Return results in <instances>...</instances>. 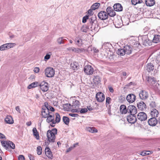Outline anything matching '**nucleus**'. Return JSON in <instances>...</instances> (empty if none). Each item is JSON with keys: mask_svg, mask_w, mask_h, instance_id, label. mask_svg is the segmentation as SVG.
Returning <instances> with one entry per match:
<instances>
[{"mask_svg": "<svg viewBox=\"0 0 160 160\" xmlns=\"http://www.w3.org/2000/svg\"><path fill=\"white\" fill-rule=\"evenodd\" d=\"M57 133V130L56 128L52 129L51 130H48L47 133L48 141L49 142H53L55 139V135Z\"/></svg>", "mask_w": 160, "mask_h": 160, "instance_id": "1", "label": "nucleus"}, {"mask_svg": "<svg viewBox=\"0 0 160 160\" xmlns=\"http://www.w3.org/2000/svg\"><path fill=\"white\" fill-rule=\"evenodd\" d=\"M1 142L2 146L7 150H9L10 148L12 149H14L15 148V144L11 141H2Z\"/></svg>", "mask_w": 160, "mask_h": 160, "instance_id": "2", "label": "nucleus"}, {"mask_svg": "<svg viewBox=\"0 0 160 160\" xmlns=\"http://www.w3.org/2000/svg\"><path fill=\"white\" fill-rule=\"evenodd\" d=\"M45 75L47 77L51 78L53 77L55 74L54 69L51 68H47L45 70Z\"/></svg>", "mask_w": 160, "mask_h": 160, "instance_id": "3", "label": "nucleus"}, {"mask_svg": "<svg viewBox=\"0 0 160 160\" xmlns=\"http://www.w3.org/2000/svg\"><path fill=\"white\" fill-rule=\"evenodd\" d=\"M149 97V94L148 92L144 90H141L139 93L140 98L143 100L148 99Z\"/></svg>", "mask_w": 160, "mask_h": 160, "instance_id": "4", "label": "nucleus"}, {"mask_svg": "<svg viewBox=\"0 0 160 160\" xmlns=\"http://www.w3.org/2000/svg\"><path fill=\"white\" fill-rule=\"evenodd\" d=\"M85 73L88 75L92 74L93 72V69L90 65H86L83 69Z\"/></svg>", "mask_w": 160, "mask_h": 160, "instance_id": "5", "label": "nucleus"}, {"mask_svg": "<svg viewBox=\"0 0 160 160\" xmlns=\"http://www.w3.org/2000/svg\"><path fill=\"white\" fill-rule=\"evenodd\" d=\"M40 88L42 91L43 92H46L49 89L48 83L45 82L43 81L39 85Z\"/></svg>", "mask_w": 160, "mask_h": 160, "instance_id": "6", "label": "nucleus"}, {"mask_svg": "<svg viewBox=\"0 0 160 160\" xmlns=\"http://www.w3.org/2000/svg\"><path fill=\"white\" fill-rule=\"evenodd\" d=\"M98 16L99 19L102 20H104L108 18V14L105 11H102L98 13Z\"/></svg>", "mask_w": 160, "mask_h": 160, "instance_id": "7", "label": "nucleus"}, {"mask_svg": "<svg viewBox=\"0 0 160 160\" xmlns=\"http://www.w3.org/2000/svg\"><path fill=\"white\" fill-rule=\"evenodd\" d=\"M96 98L98 102H102L105 99L104 95L101 92H98L96 95Z\"/></svg>", "mask_w": 160, "mask_h": 160, "instance_id": "8", "label": "nucleus"}, {"mask_svg": "<svg viewBox=\"0 0 160 160\" xmlns=\"http://www.w3.org/2000/svg\"><path fill=\"white\" fill-rule=\"evenodd\" d=\"M135 114H131L127 117V120L128 122L131 123H135L137 121L136 117Z\"/></svg>", "mask_w": 160, "mask_h": 160, "instance_id": "9", "label": "nucleus"}, {"mask_svg": "<svg viewBox=\"0 0 160 160\" xmlns=\"http://www.w3.org/2000/svg\"><path fill=\"white\" fill-rule=\"evenodd\" d=\"M136 99L135 95L133 94H128L126 97V99L128 102L129 103L134 102Z\"/></svg>", "mask_w": 160, "mask_h": 160, "instance_id": "10", "label": "nucleus"}, {"mask_svg": "<svg viewBox=\"0 0 160 160\" xmlns=\"http://www.w3.org/2000/svg\"><path fill=\"white\" fill-rule=\"evenodd\" d=\"M128 112H130L131 114H135L137 112V109L134 106L129 105L128 107Z\"/></svg>", "mask_w": 160, "mask_h": 160, "instance_id": "11", "label": "nucleus"}, {"mask_svg": "<svg viewBox=\"0 0 160 160\" xmlns=\"http://www.w3.org/2000/svg\"><path fill=\"white\" fill-rule=\"evenodd\" d=\"M137 118L141 121H145L147 118V115L144 112H141L138 113Z\"/></svg>", "mask_w": 160, "mask_h": 160, "instance_id": "12", "label": "nucleus"}, {"mask_svg": "<svg viewBox=\"0 0 160 160\" xmlns=\"http://www.w3.org/2000/svg\"><path fill=\"white\" fill-rule=\"evenodd\" d=\"M106 12L108 14V15L110 17L114 16L116 14L115 12L113 10L112 8L111 7H108L106 9Z\"/></svg>", "mask_w": 160, "mask_h": 160, "instance_id": "13", "label": "nucleus"}, {"mask_svg": "<svg viewBox=\"0 0 160 160\" xmlns=\"http://www.w3.org/2000/svg\"><path fill=\"white\" fill-rule=\"evenodd\" d=\"M148 122L150 126H154L158 123V121L155 118L152 117L148 120Z\"/></svg>", "mask_w": 160, "mask_h": 160, "instance_id": "14", "label": "nucleus"}, {"mask_svg": "<svg viewBox=\"0 0 160 160\" xmlns=\"http://www.w3.org/2000/svg\"><path fill=\"white\" fill-rule=\"evenodd\" d=\"M138 108L141 110L143 111L146 108V105L142 101H141L137 103Z\"/></svg>", "mask_w": 160, "mask_h": 160, "instance_id": "15", "label": "nucleus"}, {"mask_svg": "<svg viewBox=\"0 0 160 160\" xmlns=\"http://www.w3.org/2000/svg\"><path fill=\"white\" fill-rule=\"evenodd\" d=\"M48 109L47 108H42V117L46 118L50 113L52 114V112H50Z\"/></svg>", "mask_w": 160, "mask_h": 160, "instance_id": "16", "label": "nucleus"}, {"mask_svg": "<svg viewBox=\"0 0 160 160\" xmlns=\"http://www.w3.org/2000/svg\"><path fill=\"white\" fill-rule=\"evenodd\" d=\"M113 7L114 10L116 11H121L122 10V7L120 3L114 4Z\"/></svg>", "mask_w": 160, "mask_h": 160, "instance_id": "17", "label": "nucleus"}, {"mask_svg": "<svg viewBox=\"0 0 160 160\" xmlns=\"http://www.w3.org/2000/svg\"><path fill=\"white\" fill-rule=\"evenodd\" d=\"M46 155L48 158L51 159H52V152L50 151V148L48 147L46 148L45 150Z\"/></svg>", "mask_w": 160, "mask_h": 160, "instance_id": "18", "label": "nucleus"}, {"mask_svg": "<svg viewBox=\"0 0 160 160\" xmlns=\"http://www.w3.org/2000/svg\"><path fill=\"white\" fill-rule=\"evenodd\" d=\"M123 48L125 51V54H130L131 53L132 48L129 46L127 45L124 47Z\"/></svg>", "mask_w": 160, "mask_h": 160, "instance_id": "19", "label": "nucleus"}, {"mask_svg": "<svg viewBox=\"0 0 160 160\" xmlns=\"http://www.w3.org/2000/svg\"><path fill=\"white\" fill-rule=\"evenodd\" d=\"M150 113L152 117L153 118L158 117L159 114L158 111L154 108L151 110Z\"/></svg>", "mask_w": 160, "mask_h": 160, "instance_id": "20", "label": "nucleus"}, {"mask_svg": "<svg viewBox=\"0 0 160 160\" xmlns=\"http://www.w3.org/2000/svg\"><path fill=\"white\" fill-rule=\"evenodd\" d=\"M146 70L148 72H150L151 71H152L154 68V66L152 63H148L146 66Z\"/></svg>", "mask_w": 160, "mask_h": 160, "instance_id": "21", "label": "nucleus"}, {"mask_svg": "<svg viewBox=\"0 0 160 160\" xmlns=\"http://www.w3.org/2000/svg\"><path fill=\"white\" fill-rule=\"evenodd\" d=\"M5 121L7 123L11 124L13 123L12 118L10 116H7L5 119Z\"/></svg>", "mask_w": 160, "mask_h": 160, "instance_id": "22", "label": "nucleus"}, {"mask_svg": "<svg viewBox=\"0 0 160 160\" xmlns=\"http://www.w3.org/2000/svg\"><path fill=\"white\" fill-rule=\"evenodd\" d=\"M70 66L71 68L74 70H77L79 68V66L77 62H74L71 63Z\"/></svg>", "mask_w": 160, "mask_h": 160, "instance_id": "23", "label": "nucleus"}, {"mask_svg": "<svg viewBox=\"0 0 160 160\" xmlns=\"http://www.w3.org/2000/svg\"><path fill=\"white\" fill-rule=\"evenodd\" d=\"M46 118H47L46 120L47 122L48 123L52 121H54V116L52 113V114L50 113L49 115Z\"/></svg>", "mask_w": 160, "mask_h": 160, "instance_id": "24", "label": "nucleus"}, {"mask_svg": "<svg viewBox=\"0 0 160 160\" xmlns=\"http://www.w3.org/2000/svg\"><path fill=\"white\" fill-rule=\"evenodd\" d=\"M120 111L122 114H126L128 112V108L127 109L125 105H122L120 107Z\"/></svg>", "mask_w": 160, "mask_h": 160, "instance_id": "25", "label": "nucleus"}, {"mask_svg": "<svg viewBox=\"0 0 160 160\" xmlns=\"http://www.w3.org/2000/svg\"><path fill=\"white\" fill-rule=\"evenodd\" d=\"M152 41L154 43H157L160 42V35H154Z\"/></svg>", "mask_w": 160, "mask_h": 160, "instance_id": "26", "label": "nucleus"}, {"mask_svg": "<svg viewBox=\"0 0 160 160\" xmlns=\"http://www.w3.org/2000/svg\"><path fill=\"white\" fill-rule=\"evenodd\" d=\"M86 130L88 131L91 133L97 132H98L97 130L94 127H86Z\"/></svg>", "mask_w": 160, "mask_h": 160, "instance_id": "27", "label": "nucleus"}, {"mask_svg": "<svg viewBox=\"0 0 160 160\" xmlns=\"http://www.w3.org/2000/svg\"><path fill=\"white\" fill-rule=\"evenodd\" d=\"M32 132L33 135L35 136L37 139L39 140V136L36 128H33Z\"/></svg>", "mask_w": 160, "mask_h": 160, "instance_id": "28", "label": "nucleus"}, {"mask_svg": "<svg viewBox=\"0 0 160 160\" xmlns=\"http://www.w3.org/2000/svg\"><path fill=\"white\" fill-rule=\"evenodd\" d=\"M145 3L147 6H152L155 4L154 0H146L145 1Z\"/></svg>", "mask_w": 160, "mask_h": 160, "instance_id": "29", "label": "nucleus"}, {"mask_svg": "<svg viewBox=\"0 0 160 160\" xmlns=\"http://www.w3.org/2000/svg\"><path fill=\"white\" fill-rule=\"evenodd\" d=\"M101 78L98 76H96L94 77L93 78V82L96 84H98L101 82Z\"/></svg>", "mask_w": 160, "mask_h": 160, "instance_id": "30", "label": "nucleus"}, {"mask_svg": "<svg viewBox=\"0 0 160 160\" xmlns=\"http://www.w3.org/2000/svg\"><path fill=\"white\" fill-rule=\"evenodd\" d=\"M142 41L143 44L147 46L150 44V42L146 37H144L142 38Z\"/></svg>", "mask_w": 160, "mask_h": 160, "instance_id": "31", "label": "nucleus"}, {"mask_svg": "<svg viewBox=\"0 0 160 160\" xmlns=\"http://www.w3.org/2000/svg\"><path fill=\"white\" fill-rule=\"evenodd\" d=\"M125 51L124 48L122 49H119L117 52V54L120 56H123L125 54Z\"/></svg>", "mask_w": 160, "mask_h": 160, "instance_id": "32", "label": "nucleus"}, {"mask_svg": "<svg viewBox=\"0 0 160 160\" xmlns=\"http://www.w3.org/2000/svg\"><path fill=\"white\" fill-rule=\"evenodd\" d=\"M80 102L77 100H75L73 102L72 107L73 108H76L77 107H78L79 105Z\"/></svg>", "mask_w": 160, "mask_h": 160, "instance_id": "33", "label": "nucleus"}, {"mask_svg": "<svg viewBox=\"0 0 160 160\" xmlns=\"http://www.w3.org/2000/svg\"><path fill=\"white\" fill-rule=\"evenodd\" d=\"M100 4L99 3H95L93 4L91 7V8L92 10H95L97 9H98L99 7L100 6Z\"/></svg>", "mask_w": 160, "mask_h": 160, "instance_id": "34", "label": "nucleus"}, {"mask_svg": "<svg viewBox=\"0 0 160 160\" xmlns=\"http://www.w3.org/2000/svg\"><path fill=\"white\" fill-rule=\"evenodd\" d=\"M62 121L64 123L67 125H68L69 122V119L67 117L63 116L62 118Z\"/></svg>", "mask_w": 160, "mask_h": 160, "instance_id": "35", "label": "nucleus"}, {"mask_svg": "<svg viewBox=\"0 0 160 160\" xmlns=\"http://www.w3.org/2000/svg\"><path fill=\"white\" fill-rule=\"evenodd\" d=\"M56 118L55 120H54L55 122L59 123L61 120V117L59 114L58 113H56L55 114Z\"/></svg>", "mask_w": 160, "mask_h": 160, "instance_id": "36", "label": "nucleus"}, {"mask_svg": "<svg viewBox=\"0 0 160 160\" xmlns=\"http://www.w3.org/2000/svg\"><path fill=\"white\" fill-rule=\"evenodd\" d=\"M75 41L76 42V44L78 45V46H81L82 45V40L81 39L77 38L75 39Z\"/></svg>", "mask_w": 160, "mask_h": 160, "instance_id": "37", "label": "nucleus"}, {"mask_svg": "<svg viewBox=\"0 0 160 160\" xmlns=\"http://www.w3.org/2000/svg\"><path fill=\"white\" fill-rule=\"evenodd\" d=\"M147 81L151 84H154L156 82L155 78H150L149 77H148Z\"/></svg>", "mask_w": 160, "mask_h": 160, "instance_id": "38", "label": "nucleus"}, {"mask_svg": "<svg viewBox=\"0 0 160 160\" xmlns=\"http://www.w3.org/2000/svg\"><path fill=\"white\" fill-rule=\"evenodd\" d=\"M8 49V46L7 43L4 44L0 47V50L1 51H4Z\"/></svg>", "mask_w": 160, "mask_h": 160, "instance_id": "39", "label": "nucleus"}, {"mask_svg": "<svg viewBox=\"0 0 160 160\" xmlns=\"http://www.w3.org/2000/svg\"><path fill=\"white\" fill-rule=\"evenodd\" d=\"M149 152H150V153H152L153 152L152 151H145L142 152L140 154L142 156H144L149 155L150 154Z\"/></svg>", "mask_w": 160, "mask_h": 160, "instance_id": "40", "label": "nucleus"}, {"mask_svg": "<svg viewBox=\"0 0 160 160\" xmlns=\"http://www.w3.org/2000/svg\"><path fill=\"white\" fill-rule=\"evenodd\" d=\"M38 83L37 82H34L30 84L28 87V89H31L32 88L36 87L37 86Z\"/></svg>", "mask_w": 160, "mask_h": 160, "instance_id": "41", "label": "nucleus"}, {"mask_svg": "<svg viewBox=\"0 0 160 160\" xmlns=\"http://www.w3.org/2000/svg\"><path fill=\"white\" fill-rule=\"evenodd\" d=\"M131 2L133 5H135L138 3H141L142 1V0H132Z\"/></svg>", "mask_w": 160, "mask_h": 160, "instance_id": "42", "label": "nucleus"}, {"mask_svg": "<svg viewBox=\"0 0 160 160\" xmlns=\"http://www.w3.org/2000/svg\"><path fill=\"white\" fill-rule=\"evenodd\" d=\"M52 52H49L47 53L44 57V59L45 61H47L50 59L51 56L52 55Z\"/></svg>", "mask_w": 160, "mask_h": 160, "instance_id": "43", "label": "nucleus"}, {"mask_svg": "<svg viewBox=\"0 0 160 160\" xmlns=\"http://www.w3.org/2000/svg\"><path fill=\"white\" fill-rule=\"evenodd\" d=\"M62 37H60L58 38L57 40V42L58 44H62L64 43V39H63Z\"/></svg>", "mask_w": 160, "mask_h": 160, "instance_id": "44", "label": "nucleus"}, {"mask_svg": "<svg viewBox=\"0 0 160 160\" xmlns=\"http://www.w3.org/2000/svg\"><path fill=\"white\" fill-rule=\"evenodd\" d=\"M88 30L87 27L86 26H83L81 28V31L84 32H87Z\"/></svg>", "mask_w": 160, "mask_h": 160, "instance_id": "45", "label": "nucleus"}, {"mask_svg": "<svg viewBox=\"0 0 160 160\" xmlns=\"http://www.w3.org/2000/svg\"><path fill=\"white\" fill-rule=\"evenodd\" d=\"M74 52L77 53H81L84 52L85 50L84 49L82 48H75V49Z\"/></svg>", "mask_w": 160, "mask_h": 160, "instance_id": "46", "label": "nucleus"}, {"mask_svg": "<svg viewBox=\"0 0 160 160\" xmlns=\"http://www.w3.org/2000/svg\"><path fill=\"white\" fill-rule=\"evenodd\" d=\"M37 152L38 155L41 154L42 153V149L41 146L38 147L37 148Z\"/></svg>", "mask_w": 160, "mask_h": 160, "instance_id": "47", "label": "nucleus"}, {"mask_svg": "<svg viewBox=\"0 0 160 160\" xmlns=\"http://www.w3.org/2000/svg\"><path fill=\"white\" fill-rule=\"evenodd\" d=\"M8 46V49H9L10 48H12L16 45L15 43H7Z\"/></svg>", "mask_w": 160, "mask_h": 160, "instance_id": "48", "label": "nucleus"}, {"mask_svg": "<svg viewBox=\"0 0 160 160\" xmlns=\"http://www.w3.org/2000/svg\"><path fill=\"white\" fill-rule=\"evenodd\" d=\"M150 107L151 108H154L156 107V104L155 102H152L149 104Z\"/></svg>", "mask_w": 160, "mask_h": 160, "instance_id": "49", "label": "nucleus"}, {"mask_svg": "<svg viewBox=\"0 0 160 160\" xmlns=\"http://www.w3.org/2000/svg\"><path fill=\"white\" fill-rule=\"evenodd\" d=\"M88 18V16H86L82 18V22L83 23H85L86 22Z\"/></svg>", "mask_w": 160, "mask_h": 160, "instance_id": "50", "label": "nucleus"}, {"mask_svg": "<svg viewBox=\"0 0 160 160\" xmlns=\"http://www.w3.org/2000/svg\"><path fill=\"white\" fill-rule=\"evenodd\" d=\"M111 101V99L109 97L106 98V102L107 103L110 104Z\"/></svg>", "mask_w": 160, "mask_h": 160, "instance_id": "51", "label": "nucleus"}, {"mask_svg": "<svg viewBox=\"0 0 160 160\" xmlns=\"http://www.w3.org/2000/svg\"><path fill=\"white\" fill-rule=\"evenodd\" d=\"M88 111V110L86 108H84L81 109L80 111V112L81 113H83L87 112Z\"/></svg>", "mask_w": 160, "mask_h": 160, "instance_id": "52", "label": "nucleus"}, {"mask_svg": "<svg viewBox=\"0 0 160 160\" xmlns=\"http://www.w3.org/2000/svg\"><path fill=\"white\" fill-rule=\"evenodd\" d=\"M39 70L40 69L39 68L36 67L34 68L33 71L37 73L39 72Z\"/></svg>", "mask_w": 160, "mask_h": 160, "instance_id": "53", "label": "nucleus"}, {"mask_svg": "<svg viewBox=\"0 0 160 160\" xmlns=\"http://www.w3.org/2000/svg\"><path fill=\"white\" fill-rule=\"evenodd\" d=\"M47 108L48 109V110L49 111L50 110L51 111L53 112L55 110L54 108L50 106L48 108Z\"/></svg>", "mask_w": 160, "mask_h": 160, "instance_id": "54", "label": "nucleus"}, {"mask_svg": "<svg viewBox=\"0 0 160 160\" xmlns=\"http://www.w3.org/2000/svg\"><path fill=\"white\" fill-rule=\"evenodd\" d=\"M0 139H6L5 136L2 133L0 132Z\"/></svg>", "mask_w": 160, "mask_h": 160, "instance_id": "55", "label": "nucleus"}, {"mask_svg": "<svg viewBox=\"0 0 160 160\" xmlns=\"http://www.w3.org/2000/svg\"><path fill=\"white\" fill-rule=\"evenodd\" d=\"M18 160H24V157L23 155H20L18 157Z\"/></svg>", "mask_w": 160, "mask_h": 160, "instance_id": "56", "label": "nucleus"}, {"mask_svg": "<svg viewBox=\"0 0 160 160\" xmlns=\"http://www.w3.org/2000/svg\"><path fill=\"white\" fill-rule=\"evenodd\" d=\"M122 23H120V24H119L118 22V21L115 22V25L116 27H117L118 28L120 27L121 26H122Z\"/></svg>", "mask_w": 160, "mask_h": 160, "instance_id": "57", "label": "nucleus"}, {"mask_svg": "<svg viewBox=\"0 0 160 160\" xmlns=\"http://www.w3.org/2000/svg\"><path fill=\"white\" fill-rule=\"evenodd\" d=\"M28 157L30 160H34V157L31 154H28Z\"/></svg>", "mask_w": 160, "mask_h": 160, "instance_id": "58", "label": "nucleus"}, {"mask_svg": "<svg viewBox=\"0 0 160 160\" xmlns=\"http://www.w3.org/2000/svg\"><path fill=\"white\" fill-rule=\"evenodd\" d=\"M69 115L72 117H77L78 116V114L74 113H69Z\"/></svg>", "mask_w": 160, "mask_h": 160, "instance_id": "59", "label": "nucleus"}, {"mask_svg": "<svg viewBox=\"0 0 160 160\" xmlns=\"http://www.w3.org/2000/svg\"><path fill=\"white\" fill-rule=\"evenodd\" d=\"M45 107H43L44 108H48L50 106L49 105L48 103L47 102H45L44 103Z\"/></svg>", "mask_w": 160, "mask_h": 160, "instance_id": "60", "label": "nucleus"}, {"mask_svg": "<svg viewBox=\"0 0 160 160\" xmlns=\"http://www.w3.org/2000/svg\"><path fill=\"white\" fill-rule=\"evenodd\" d=\"M93 51L95 53L98 52L99 51L95 47L93 48Z\"/></svg>", "mask_w": 160, "mask_h": 160, "instance_id": "61", "label": "nucleus"}, {"mask_svg": "<svg viewBox=\"0 0 160 160\" xmlns=\"http://www.w3.org/2000/svg\"><path fill=\"white\" fill-rule=\"evenodd\" d=\"M73 148V147H71L68 148L66 151V152H68L70 151H71L72 149Z\"/></svg>", "mask_w": 160, "mask_h": 160, "instance_id": "62", "label": "nucleus"}, {"mask_svg": "<svg viewBox=\"0 0 160 160\" xmlns=\"http://www.w3.org/2000/svg\"><path fill=\"white\" fill-rule=\"evenodd\" d=\"M52 123L50 125L52 127H54L55 126V124L57 122H55L54 121L51 122Z\"/></svg>", "mask_w": 160, "mask_h": 160, "instance_id": "63", "label": "nucleus"}, {"mask_svg": "<svg viewBox=\"0 0 160 160\" xmlns=\"http://www.w3.org/2000/svg\"><path fill=\"white\" fill-rule=\"evenodd\" d=\"M16 110L17 111H18L19 112V113L20 112V108H19V106H18L16 107Z\"/></svg>", "mask_w": 160, "mask_h": 160, "instance_id": "64", "label": "nucleus"}]
</instances>
